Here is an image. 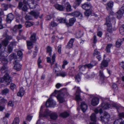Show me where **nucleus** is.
Masks as SVG:
<instances>
[{
    "instance_id": "nucleus-1",
    "label": "nucleus",
    "mask_w": 124,
    "mask_h": 124,
    "mask_svg": "<svg viewBox=\"0 0 124 124\" xmlns=\"http://www.w3.org/2000/svg\"><path fill=\"white\" fill-rule=\"evenodd\" d=\"M62 92L60 93L58 91L55 90L52 94L53 95H55L56 94H58L57 98L60 103H62L65 101L64 98V94L63 93V92H65L66 93H67V95H69V93L67 92V90H62Z\"/></svg>"
},
{
    "instance_id": "nucleus-2",
    "label": "nucleus",
    "mask_w": 124,
    "mask_h": 124,
    "mask_svg": "<svg viewBox=\"0 0 124 124\" xmlns=\"http://www.w3.org/2000/svg\"><path fill=\"white\" fill-rule=\"evenodd\" d=\"M115 20L114 18H110L108 17L106 18V22L105 24L107 25V31L108 32H111L112 31V27L111 23H115Z\"/></svg>"
},
{
    "instance_id": "nucleus-3",
    "label": "nucleus",
    "mask_w": 124,
    "mask_h": 124,
    "mask_svg": "<svg viewBox=\"0 0 124 124\" xmlns=\"http://www.w3.org/2000/svg\"><path fill=\"white\" fill-rule=\"evenodd\" d=\"M0 60L3 64L1 69L2 71H3L7 68L6 64L7 63L8 61L5 56L4 52L1 50H0Z\"/></svg>"
},
{
    "instance_id": "nucleus-4",
    "label": "nucleus",
    "mask_w": 124,
    "mask_h": 124,
    "mask_svg": "<svg viewBox=\"0 0 124 124\" xmlns=\"http://www.w3.org/2000/svg\"><path fill=\"white\" fill-rule=\"evenodd\" d=\"M56 105V102L52 98H49L46 102V105L47 107H54Z\"/></svg>"
},
{
    "instance_id": "nucleus-5",
    "label": "nucleus",
    "mask_w": 124,
    "mask_h": 124,
    "mask_svg": "<svg viewBox=\"0 0 124 124\" xmlns=\"http://www.w3.org/2000/svg\"><path fill=\"white\" fill-rule=\"evenodd\" d=\"M110 117L109 114L107 112H105L103 116L100 117V120L102 121L107 122L109 121Z\"/></svg>"
},
{
    "instance_id": "nucleus-6",
    "label": "nucleus",
    "mask_w": 124,
    "mask_h": 124,
    "mask_svg": "<svg viewBox=\"0 0 124 124\" xmlns=\"http://www.w3.org/2000/svg\"><path fill=\"white\" fill-rule=\"evenodd\" d=\"M4 72L5 73L4 77L5 79V81L7 82V85H8L12 82L11 78L9 76V74L7 73L6 71L4 72L2 71L1 73L2 74H3Z\"/></svg>"
},
{
    "instance_id": "nucleus-7",
    "label": "nucleus",
    "mask_w": 124,
    "mask_h": 124,
    "mask_svg": "<svg viewBox=\"0 0 124 124\" xmlns=\"http://www.w3.org/2000/svg\"><path fill=\"white\" fill-rule=\"evenodd\" d=\"M12 39V37L8 35H6L5 38L2 42V44L4 46H6L8 44L10 40Z\"/></svg>"
},
{
    "instance_id": "nucleus-8",
    "label": "nucleus",
    "mask_w": 124,
    "mask_h": 124,
    "mask_svg": "<svg viewBox=\"0 0 124 124\" xmlns=\"http://www.w3.org/2000/svg\"><path fill=\"white\" fill-rule=\"evenodd\" d=\"M42 112V107H41V109L39 112V116L40 117H45L48 116L50 114V111L47 109H46L45 111L43 114H41Z\"/></svg>"
},
{
    "instance_id": "nucleus-9",
    "label": "nucleus",
    "mask_w": 124,
    "mask_h": 124,
    "mask_svg": "<svg viewBox=\"0 0 124 124\" xmlns=\"http://www.w3.org/2000/svg\"><path fill=\"white\" fill-rule=\"evenodd\" d=\"M55 57L56 54L55 53H54L52 56V62L51 58L50 57H47L46 58L47 62L48 63H50L51 64V65H52L54 64V62L55 61Z\"/></svg>"
},
{
    "instance_id": "nucleus-10",
    "label": "nucleus",
    "mask_w": 124,
    "mask_h": 124,
    "mask_svg": "<svg viewBox=\"0 0 124 124\" xmlns=\"http://www.w3.org/2000/svg\"><path fill=\"white\" fill-rule=\"evenodd\" d=\"M99 102V99L97 97L93 98L92 100L91 101V104L93 106H95L97 105Z\"/></svg>"
},
{
    "instance_id": "nucleus-11",
    "label": "nucleus",
    "mask_w": 124,
    "mask_h": 124,
    "mask_svg": "<svg viewBox=\"0 0 124 124\" xmlns=\"http://www.w3.org/2000/svg\"><path fill=\"white\" fill-rule=\"evenodd\" d=\"M15 64L14 67V68L17 71H19L21 70V66L19 63H17L18 62L17 60H15L14 62Z\"/></svg>"
},
{
    "instance_id": "nucleus-12",
    "label": "nucleus",
    "mask_w": 124,
    "mask_h": 124,
    "mask_svg": "<svg viewBox=\"0 0 124 124\" xmlns=\"http://www.w3.org/2000/svg\"><path fill=\"white\" fill-rule=\"evenodd\" d=\"M101 106L103 109H107L110 107V105L107 102H103L101 104Z\"/></svg>"
},
{
    "instance_id": "nucleus-13",
    "label": "nucleus",
    "mask_w": 124,
    "mask_h": 124,
    "mask_svg": "<svg viewBox=\"0 0 124 124\" xmlns=\"http://www.w3.org/2000/svg\"><path fill=\"white\" fill-rule=\"evenodd\" d=\"M14 18V16L11 13H10L8 15L6 19L7 22L10 23Z\"/></svg>"
},
{
    "instance_id": "nucleus-14",
    "label": "nucleus",
    "mask_w": 124,
    "mask_h": 124,
    "mask_svg": "<svg viewBox=\"0 0 124 124\" xmlns=\"http://www.w3.org/2000/svg\"><path fill=\"white\" fill-rule=\"evenodd\" d=\"M92 6L90 3H85L82 6L83 9L86 10L91 9Z\"/></svg>"
},
{
    "instance_id": "nucleus-15",
    "label": "nucleus",
    "mask_w": 124,
    "mask_h": 124,
    "mask_svg": "<svg viewBox=\"0 0 124 124\" xmlns=\"http://www.w3.org/2000/svg\"><path fill=\"white\" fill-rule=\"evenodd\" d=\"M76 21V19L74 17L70 18L69 20V23H66V24L68 26H70L73 25Z\"/></svg>"
},
{
    "instance_id": "nucleus-16",
    "label": "nucleus",
    "mask_w": 124,
    "mask_h": 124,
    "mask_svg": "<svg viewBox=\"0 0 124 124\" xmlns=\"http://www.w3.org/2000/svg\"><path fill=\"white\" fill-rule=\"evenodd\" d=\"M80 107L82 110L83 112L85 111L87 108V106L84 102H81Z\"/></svg>"
},
{
    "instance_id": "nucleus-17",
    "label": "nucleus",
    "mask_w": 124,
    "mask_h": 124,
    "mask_svg": "<svg viewBox=\"0 0 124 124\" xmlns=\"http://www.w3.org/2000/svg\"><path fill=\"white\" fill-rule=\"evenodd\" d=\"M108 65V62L106 60H104L102 62L100 67L101 69L106 67Z\"/></svg>"
},
{
    "instance_id": "nucleus-18",
    "label": "nucleus",
    "mask_w": 124,
    "mask_h": 124,
    "mask_svg": "<svg viewBox=\"0 0 124 124\" xmlns=\"http://www.w3.org/2000/svg\"><path fill=\"white\" fill-rule=\"evenodd\" d=\"M74 41V39H71L68 43L67 45L66 46V48H71L73 46V43Z\"/></svg>"
},
{
    "instance_id": "nucleus-19",
    "label": "nucleus",
    "mask_w": 124,
    "mask_h": 124,
    "mask_svg": "<svg viewBox=\"0 0 124 124\" xmlns=\"http://www.w3.org/2000/svg\"><path fill=\"white\" fill-rule=\"evenodd\" d=\"M54 6L57 9L61 11H63L65 8L62 5L58 4H55Z\"/></svg>"
},
{
    "instance_id": "nucleus-20",
    "label": "nucleus",
    "mask_w": 124,
    "mask_h": 124,
    "mask_svg": "<svg viewBox=\"0 0 124 124\" xmlns=\"http://www.w3.org/2000/svg\"><path fill=\"white\" fill-rule=\"evenodd\" d=\"M124 13L121 10H119L116 12V14L117 16V17L119 19H120L122 17Z\"/></svg>"
},
{
    "instance_id": "nucleus-21",
    "label": "nucleus",
    "mask_w": 124,
    "mask_h": 124,
    "mask_svg": "<svg viewBox=\"0 0 124 124\" xmlns=\"http://www.w3.org/2000/svg\"><path fill=\"white\" fill-rule=\"evenodd\" d=\"M13 50V43L11 42L10 44L7 47V51H6L5 50V49L4 50L5 51H7V52L9 53L11 52Z\"/></svg>"
},
{
    "instance_id": "nucleus-22",
    "label": "nucleus",
    "mask_w": 124,
    "mask_h": 124,
    "mask_svg": "<svg viewBox=\"0 0 124 124\" xmlns=\"http://www.w3.org/2000/svg\"><path fill=\"white\" fill-rule=\"evenodd\" d=\"M24 91L23 87H21L20 89L17 93L18 96L22 97L24 95Z\"/></svg>"
},
{
    "instance_id": "nucleus-23",
    "label": "nucleus",
    "mask_w": 124,
    "mask_h": 124,
    "mask_svg": "<svg viewBox=\"0 0 124 124\" xmlns=\"http://www.w3.org/2000/svg\"><path fill=\"white\" fill-rule=\"evenodd\" d=\"M124 121H122L121 119L120 118L115 120L114 122V124H124Z\"/></svg>"
},
{
    "instance_id": "nucleus-24",
    "label": "nucleus",
    "mask_w": 124,
    "mask_h": 124,
    "mask_svg": "<svg viewBox=\"0 0 124 124\" xmlns=\"http://www.w3.org/2000/svg\"><path fill=\"white\" fill-rule=\"evenodd\" d=\"M36 36V34L35 33H33L32 34L31 36L30 39L33 42H34L37 40Z\"/></svg>"
},
{
    "instance_id": "nucleus-25",
    "label": "nucleus",
    "mask_w": 124,
    "mask_h": 124,
    "mask_svg": "<svg viewBox=\"0 0 124 124\" xmlns=\"http://www.w3.org/2000/svg\"><path fill=\"white\" fill-rule=\"evenodd\" d=\"M49 116L51 119L54 120L56 119L58 117L57 113L55 112L52 113Z\"/></svg>"
},
{
    "instance_id": "nucleus-26",
    "label": "nucleus",
    "mask_w": 124,
    "mask_h": 124,
    "mask_svg": "<svg viewBox=\"0 0 124 124\" xmlns=\"http://www.w3.org/2000/svg\"><path fill=\"white\" fill-rule=\"evenodd\" d=\"M65 5L66 7V9L67 12L71 11H72L71 6L69 2L66 3Z\"/></svg>"
},
{
    "instance_id": "nucleus-27",
    "label": "nucleus",
    "mask_w": 124,
    "mask_h": 124,
    "mask_svg": "<svg viewBox=\"0 0 124 124\" xmlns=\"http://www.w3.org/2000/svg\"><path fill=\"white\" fill-rule=\"evenodd\" d=\"M52 51V48L49 46H48L46 48V52L47 53H48L49 55L50 56L51 55Z\"/></svg>"
},
{
    "instance_id": "nucleus-28",
    "label": "nucleus",
    "mask_w": 124,
    "mask_h": 124,
    "mask_svg": "<svg viewBox=\"0 0 124 124\" xmlns=\"http://www.w3.org/2000/svg\"><path fill=\"white\" fill-rule=\"evenodd\" d=\"M61 68V67L59 65L57 66V64L56 63L55 65V67H54V72L55 74L57 73L60 70V69Z\"/></svg>"
},
{
    "instance_id": "nucleus-29",
    "label": "nucleus",
    "mask_w": 124,
    "mask_h": 124,
    "mask_svg": "<svg viewBox=\"0 0 124 124\" xmlns=\"http://www.w3.org/2000/svg\"><path fill=\"white\" fill-rule=\"evenodd\" d=\"M7 102V101L6 100L0 97V103L1 105H3L5 106Z\"/></svg>"
},
{
    "instance_id": "nucleus-30",
    "label": "nucleus",
    "mask_w": 124,
    "mask_h": 124,
    "mask_svg": "<svg viewBox=\"0 0 124 124\" xmlns=\"http://www.w3.org/2000/svg\"><path fill=\"white\" fill-rule=\"evenodd\" d=\"M113 44H108L106 46L105 50L107 53H110V49L112 46Z\"/></svg>"
},
{
    "instance_id": "nucleus-31",
    "label": "nucleus",
    "mask_w": 124,
    "mask_h": 124,
    "mask_svg": "<svg viewBox=\"0 0 124 124\" xmlns=\"http://www.w3.org/2000/svg\"><path fill=\"white\" fill-rule=\"evenodd\" d=\"M56 75L58 76H60L62 77H65L67 75V73L65 72L62 71L59 73L57 72L56 73Z\"/></svg>"
},
{
    "instance_id": "nucleus-32",
    "label": "nucleus",
    "mask_w": 124,
    "mask_h": 124,
    "mask_svg": "<svg viewBox=\"0 0 124 124\" xmlns=\"http://www.w3.org/2000/svg\"><path fill=\"white\" fill-rule=\"evenodd\" d=\"M69 115V114L67 112H64L61 113L60 115V116L63 118L67 117Z\"/></svg>"
},
{
    "instance_id": "nucleus-33",
    "label": "nucleus",
    "mask_w": 124,
    "mask_h": 124,
    "mask_svg": "<svg viewBox=\"0 0 124 124\" xmlns=\"http://www.w3.org/2000/svg\"><path fill=\"white\" fill-rule=\"evenodd\" d=\"M32 42L30 41H27V45L28 48L29 49H30L33 47V44Z\"/></svg>"
},
{
    "instance_id": "nucleus-34",
    "label": "nucleus",
    "mask_w": 124,
    "mask_h": 124,
    "mask_svg": "<svg viewBox=\"0 0 124 124\" xmlns=\"http://www.w3.org/2000/svg\"><path fill=\"white\" fill-rule=\"evenodd\" d=\"M72 15L75 17H78L80 16V17H82V14H81L79 11H75L73 13Z\"/></svg>"
},
{
    "instance_id": "nucleus-35",
    "label": "nucleus",
    "mask_w": 124,
    "mask_h": 124,
    "mask_svg": "<svg viewBox=\"0 0 124 124\" xmlns=\"http://www.w3.org/2000/svg\"><path fill=\"white\" fill-rule=\"evenodd\" d=\"M90 118L91 121H93L92 123H95L96 121V117L95 114L94 113H92L90 116Z\"/></svg>"
},
{
    "instance_id": "nucleus-36",
    "label": "nucleus",
    "mask_w": 124,
    "mask_h": 124,
    "mask_svg": "<svg viewBox=\"0 0 124 124\" xmlns=\"http://www.w3.org/2000/svg\"><path fill=\"white\" fill-rule=\"evenodd\" d=\"M30 14L34 16L35 18H37L39 16V13L35 11H32L30 13Z\"/></svg>"
},
{
    "instance_id": "nucleus-37",
    "label": "nucleus",
    "mask_w": 124,
    "mask_h": 124,
    "mask_svg": "<svg viewBox=\"0 0 124 124\" xmlns=\"http://www.w3.org/2000/svg\"><path fill=\"white\" fill-rule=\"evenodd\" d=\"M22 26L21 24H19L18 25H15L13 29V30L14 31H16L18 30L21 28Z\"/></svg>"
},
{
    "instance_id": "nucleus-38",
    "label": "nucleus",
    "mask_w": 124,
    "mask_h": 124,
    "mask_svg": "<svg viewBox=\"0 0 124 124\" xmlns=\"http://www.w3.org/2000/svg\"><path fill=\"white\" fill-rule=\"evenodd\" d=\"M20 120L18 117H16L13 120V122L12 124H19Z\"/></svg>"
},
{
    "instance_id": "nucleus-39",
    "label": "nucleus",
    "mask_w": 124,
    "mask_h": 124,
    "mask_svg": "<svg viewBox=\"0 0 124 124\" xmlns=\"http://www.w3.org/2000/svg\"><path fill=\"white\" fill-rule=\"evenodd\" d=\"M120 33L122 35H124V24H123L120 27L119 29Z\"/></svg>"
},
{
    "instance_id": "nucleus-40",
    "label": "nucleus",
    "mask_w": 124,
    "mask_h": 124,
    "mask_svg": "<svg viewBox=\"0 0 124 124\" xmlns=\"http://www.w3.org/2000/svg\"><path fill=\"white\" fill-rule=\"evenodd\" d=\"M9 92V90L8 89L5 88L2 91L1 93L3 95H5L7 94Z\"/></svg>"
},
{
    "instance_id": "nucleus-41",
    "label": "nucleus",
    "mask_w": 124,
    "mask_h": 124,
    "mask_svg": "<svg viewBox=\"0 0 124 124\" xmlns=\"http://www.w3.org/2000/svg\"><path fill=\"white\" fill-rule=\"evenodd\" d=\"M93 62H91V63L89 64H86L85 65V66L91 69L96 64V63H95L94 64H93Z\"/></svg>"
},
{
    "instance_id": "nucleus-42",
    "label": "nucleus",
    "mask_w": 124,
    "mask_h": 124,
    "mask_svg": "<svg viewBox=\"0 0 124 124\" xmlns=\"http://www.w3.org/2000/svg\"><path fill=\"white\" fill-rule=\"evenodd\" d=\"M91 13V9L86 10L85 12V15L86 16H88L90 15Z\"/></svg>"
},
{
    "instance_id": "nucleus-43",
    "label": "nucleus",
    "mask_w": 124,
    "mask_h": 124,
    "mask_svg": "<svg viewBox=\"0 0 124 124\" xmlns=\"http://www.w3.org/2000/svg\"><path fill=\"white\" fill-rule=\"evenodd\" d=\"M122 41L121 39H118L116 43V46L117 47H119L121 45Z\"/></svg>"
},
{
    "instance_id": "nucleus-44",
    "label": "nucleus",
    "mask_w": 124,
    "mask_h": 124,
    "mask_svg": "<svg viewBox=\"0 0 124 124\" xmlns=\"http://www.w3.org/2000/svg\"><path fill=\"white\" fill-rule=\"evenodd\" d=\"M99 75L100 76V79L102 80H103L104 78V76L102 71L101 70L100 71Z\"/></svg>"
},
{
    "instance_id": "nucleus-45",
    "label": "nucleus",
    "mask_w": 124,
    "mask_h": 124,
    "mask_svg": "<svg viewBox=\"0 0 124 124\" xmlns=\"http://www.w3.org/2000/svg\"><path fill=\"white\" fill-rule=\"evenodd\" d=\"M33 24L31 22H27L25 23L26 27H28L33 25Z\"/></svg>"
},
{
    "instance_id": "nucleus-46",
    "label": "nucleus",
    "mask_w": 124,
    "mask_h": 124,
    "mask_svg": "<svg viewBox=\"0 0 124 124\" xmlns=\"http://www.w3.org/2000/svg\"><path fill=\"white\" fill-rule=\"evenodd\" d=\"M85 65L82 66H79V70L80 71H83L85 70Z\"/></svg>"
},
{
    "instance_id": "nucleus-47",
    "label": "nucleus",
    "mask_w": 124,
    "mask_h": 124,
    "mask_svg": "<svg viewBox=\"0 0 124 124\" xmlns=\"http://www.w3.org/2000/svg\"><path fill=\"white\" fill-rule=\"evenodd\" d=\"M107 5L109 8H111L113 6V3L111 1H110L108 3Z\"/></svg>"
},
{
    "instance_id": "nucleus-48",
    "label": "nucleus",
    "mask_w": 124,
    "mask_h": 124,
    "mask_svg": "<svg viewBox=\"0 0 124 124\" xmlns=\"http://www.w3.org/2000/svg\"><path fill=\"white\" fill-rule=\"evenodd\" d=\"M2 7H3L5 10H6L8 9V4H2Z\"/></svg>"
},
{
    "instance_id": "nucleus-49",
    "label": "nucleus",
    "mask_w": 124,
    "mask_h": 124,
    "mask_svg": "<svg viewBox=\"0 0 124 124\" xmlns=\"http://www.w3.org/2000/svg\"><path fill=\"white\" fill-rule=\"evenodd\" d=\"M25 18L27 20H29L32 19V17L31 15H26L25 17Z\"/></svg>"
},
{
    "instance_id": "nucleus-50",
    "label": "nucleus",
    "mask_w": 124,
    "mask_h": 124,
    "mask_svg": "<svg viewBox=\"0 0 124 124\" xmlns=\"http://www.w3.org/2000/svg\"><path fill=\"white\" fill-rule=\"evenodd\" d=\"M58 21L61 23H65L66 22V20L64 18H61L58 19Z\"/></svg>"
},
{
    "instance_id": "nucleus-51",
    "label": "nucleus",
    "mask_w": 124,
    "mask_h": 124,
    "mask_svg": "<svg viewBox=\"0 0 124 124\" xmlns=\"http://www.w3.org/2000/svg\"><path fill=\"white\" fill-rule=\"evenodd\" d=\"M57 23L54 22H52L49 24L50 26L52 27H55L57 26Z\"/></svg>"
},
{
    "instance_id": "nucleus-52",
    "label": "nucleus",
    "mask_w": 124,
    "mask_h": 124,
    "mask_svg": "<svg viewBox=\"0 0 124 124\" xmlns=\"http://www.w3.org/2000/svg\"><path fill=\"white\" fill-rule=\"evenodd\" d=\"M100 54V52H99L97 49H95L94 50V53L93 54V55L94 56L95 55L99 54Z\"/></svg>"
},
{
    "instance_id": "nucleus-53",
    "label": "nucleus",
    "mask_w": 124,
    "mask_h": 124,
    "mask_svg": "<svg viewBox=\"0 0 124 124\" xmlns=\"http://www.w3.org/2000/svg\"><path fill=\"white\" fill-rule=\"evenodd\" d=\"M22 30H19V36H18L17 37V38L18 40L21 39L22 38V35L21 34V32H22Z\"/></svg>"
},
{
    "instance_id": "nucleus-54",
    "label": "nucleus",
    "mask_w": 124,
    "mask_h": 124,
    "mask_svg": "<svg viewBox=\"0 0 124 124\" xmlns=\"http://www.w3.org/2000/svg\"><path fill=\"white\" fill-rule=\"evenodd\" d=\"M81 0H76L75 3L77 6H78L81 3Z\"/></svg>"
},
{
    "instance_id": "nucleus-55",
    "label": "nucleus",
    "mask_w": 124,
    "mask_h": 124,
    "mask_svg": "<svg viewBox=\"0 0 124 124\" xmlns=\"http://www.w3.org/2000/svg\"><path fill=\"white\" fill-rule=\"evenodd\" d=\"M15 104V102L13 101H10L8 103V105L9 106L13 107Z\"/></svg>"
},
{
    "instance_id": "nucleus-56",
    "label": "nucleus",
    "mask_w": 124,
    "mask_h": 124,
    "mask_svg": "<svg viewBox=\"0 0 124 124\" xmlns=\"http://www.w3.org/2000/svg\"><path fill=\"white\" fill-rule=\"evenodd\" d=\"M75 78L76 80L78 82H79L80 80V77L78 74L76 76Z\"/></svg>"
},
{
    "instance_id": "nucleus-57",
    "label": "nucleus",
    "mask_w": 124,
    "mask_h": 124,
    "mask_svg": "<svg viewBox=\"0 0 124 124\" xmlns=\"http://www.w3.org/2000/svg\"><path fill=\"white\" fill-rule=\"evenodd\" d=\"M82 35V33L80 31H79L77 33V36L78 38H79L81 37Z\"/></svg>"
},
{
    "instance_id": "nucleus-58",
    "label": "nucleus",
    "mask_w": 124,
    "mask_h": 124,
    "mask_svg": "<svg viewBox=\"0 0 124 124\" xmlns=\"http://www.w3.org/2000/svg\"><path fill=\"white\" fill-rule=\"evenodd\" d=\"M68 64V62L66 60H64L63 62V64L62 66V67L63 68H64L65 67V66Z\"/></svg>"
},
{
    "instance_id": "nucleus-59",
    "label": "nucleus",
    "mask_w": 124,
    "mask_h": 124,
    "mask_svg": "<svg viewBox=\"0 0 124 124\" xmlns=\"http://www.w3.org/2000/svg\"><path fill=\"white\" fill-rule=\"evenodd\" d=\"M10 87L12 90H13L16 88V85L13 84H12L11 85Z\"/></svg>"
},
{
    "instance_id": "nucleus-60",
    "label": "nucleus",
    "mask_w": 124,
    "mask_h": 124,
    "mask_svg": "<svg viewBox=\"0 0 124 124\" xmlns=\"http://www.w3.org/2000/svg\"><path fill=\"white\" fill-rule=\"evenodd\" d=\"M3 124H7L8 121L7 119L5 117H3Z\"/></svg>"
},
{
    "instance_id": "nucleus-61",
    "label": "nucleus",
    "mask_w": 124,
    "mask_h": 124,
    "mask_svg": "<svg viewBox=\"0 0 124 124\" xmlns=\"http://www.w3.org/2000/svg\"><path fill=\"white\" fill-rule=\"evenodd\" d=\"M113 88L115 90H117L118 89L117 85L115 83H113Z\"/></svg>"
},
{
    "instance_id": "nucleus-62",
    "label": "nucleus",
    "mask_w": 124,
    "mask_h": 124,
    "mask_svg": "<svg viewBox=\"0 0 124 124\" xmlns=\"http://www.w3.org/2000/svg\"><path fill=\"white\" fill-rule=\"evenodd\" d=\"M61 45H59L58 47V52L59 54H60L61 53Z\"/></svg>"
},
{
    "instance_id": "nucleus-63",
    "label": "nucleus",
    "mask_w": 124,
    "mask_h": 124,
    "mask_svg": "<svg viewBox=\"0 0 124 124\" xmlns=\"http://www.w3.org/2000/svg\"><path fill=\"white\" fill-rule=\"evenodd\" d=\"M36 124H45L44 122L42 121V120L40 119L37 121Z\"/></svg>"
},
{
    "instance_id": "nucleus-64",
    "label": "nucleus",
    "mask_w": 124,
    "mask_h": 124,
    "mask_svg": "<svg viewBox=\"0 0 124 124\" xmlns=\"http://www.w3.org/2000/svg\"><path fill=\"white\" fill-rule=\"evenodd\" d=\"M17 55L19 57L21 56L22 55V52L21 50H19L17 52Z\"/></svg>"
}]
</instances>
